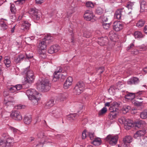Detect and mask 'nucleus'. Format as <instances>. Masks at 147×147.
<instances>
[{
	"label": "nucleus",
	"mask_w": 147,
	"mask_h": 147,
	"mask_svg": "<svg viewBox=\"0 0 147 147\" xmlns=\"http://www.w3.org/2000/svg\"><path fill=\"white\" fill-rule=\"evenodd\" d=\"M37 136L38 138L36 140V147H43L45 144L51 145L55 144L53 137L50 136H45L42 132L38 133Z\"/></svg>",
	"instance_id": "nucleus-1"
},
{
	"label": "nucleus",
	"mask_w": 147,
	"mask_h": 147,
	"mask_svg": "<svg viewBox=\"0 0 147 147\" xmlns=\"http://www.w3.org/2000/svg\"><path fill=\"white\" fill-rule=\"evenodd\" d=\"M36 86L37 89L41 91H47L50 88L49 81L45 79L38 80L36 83Z\"/></svg>",
	"instance_id": "nucleus-2"
},
{
	"label": "nucleus",
	"mask_w": 147,
	"mask_h": 147,
	"mask_svg": "<svg viewBox=\"0 0 147 147\" xmlns=\"http://www.w3.org/2000/svg\"><path fill=\"white\" fill-rule=\"evenodd\" d=\"M23 73L26 75L24 80L26 82L29 84L33 82L35 76L32 70H30L29 68L27 67L24 69Z\"/></svg>",
	"instance_id": "nucleus-3"
},
{
	"label": "nucleus",
	"mask_w": 147,
	"mask_h": 147,
	"mask_svg": "<svg viewBox=\"0 0 147 147\" xmlns=\"http://www.w3.org/2000/svg\"><path fill=\"white\" fill-rule=\"evenodd\" d=\"M119 122L121 124H123L126 129H129L133 126V121L129 119H126L124 117H122L119 119Z\"/></svg>",
	"instance_id": "nucleus-4"
},
{
	"label": "nucleus",
	"mask_w": 147,
	"mask_h": 147,
	"mask_svg": "<svg viewBox=\"0 0 147 147\" xmlns=\"http://www.w3.org/2000/svg\"><path fill=\"white\" fill-rule=\"evenodd\" d=\"M118 139V136L117 135L111 134L108 135L106 138V141L111 145H114L116 144Z\"/></svg>",
	"instance_id": "nucleus-5"
},
{
	"label": "nucleus",
	"mask_w": 147,
	"mask_h": 147,
	"mask_svg": "<svg viewBox=\"0 0 147 147\" xmlns=\"http://www.w3.org/2000/svg\"><path fill=\"white\" fill-rule=\"evenodd\" d=\"M84 89V84L82 82H78L75 86L74 90L75 94H80Z\"/></svg>",
	"instance_id": "nucleus-6"
},
{
	"label": "nucleus",
	"mask_w": 147,
	"mask_h": 147,
	"mask_svg": "<svg viewBox=\"0 0 147 147\" xmlns=\"http://www.w3.org/2000/svg\"><path fill=\"white\" fill-rule=\"evenodd\" d=\"M110 113L109 118L111 120L115 119L117 115L118 109L114 106H111L109 109Z\"/></svg>",
	"instance_id": "nucleus-7"
},
{
	"label": "nucleus",
	"mask_w": 147,
	"mask_h": 147,
	"mask_svg": "<svg viewBox=\"0 0 147 147\" xmlns=\"http://www.w3.org/2000/svg\"><path fill=\"white\" fill-rule=\"evenodd\" d=\"M38 10L35 8H30L28 11V12L30 16L36 20H38L40 18V16L38 13Z\"/></svg>",
	"instance_id": "nucleus-8"
},
{
	"label": "nucleus",
	"mask_w": 147,
	"mask_h": 147,
	"mask_svg": "<svg viewBox=\"0 0 147 147\" xmlns=\"http://www.w3.org/2000/svg\"><path fill=\"white\" fill-rule=\"evenodd\" d=\"M29 99H32V98L35 97L38 95V92L34 89H30L27 90L26 92Z\"/></svg>",
	"instance_id": "nucleus-9"
},
{
	"label": "nucleus",
	"mask_w": 147,
	"mask_h": 147,
	"mask_svg": "<svg viewBox=\"0 0 147 147\" xmlns=\"http://www.w3.org/2000/svg\"><path fill=\"white\" fill-rule=\"evenodd\" d=\"M10 115L11 118L16 120H21L22 119L21 114L17 111H12Z\"/></svg>",
	"instance_id": "nucleus-10"
},
{
	"label": "nucleus",
	"mask_w": 147,
	"mask_h": 147,
	"mask_svg": "<svg viewBox=\"0 0 147 147\" xmlns=\"http://www.w3.org/2000/svg\"><path fill=\"white\" fill-rule=\"evenodd\" d=\"M30 24L27 21H24L21 25V28L20 32H24L28 30L29 29Z\"/></svg>",
	"instance_id": "nucleus-11"
},
{
	"label": "nucleus",
	"mask_w": 147,
	"mask_h": 147,
	"mask_svg": "<svg viewBox=\"0 0 147 147\" xmlns=\"http://www.w3.org/2000/svg\"><path fill=\"white\" fill-rule=\"evenodd\" d=\"M47 43L43 39L40 40L37 46L38 51H44L47 48Z\"/></svg>",
	"instance_id": "nucleus-12"
},
{
	"label": "nucleus",
	"mask_w": 147,
	"mask_h": 147,
	"mask_svg": "<svg viewBox=\"0 0 147 147\" xmlns=\"http://www.w3.org/2000/svg\"><path fill=\"white\" fill-rule=\"evenodd\" d=\"M123 28V24L118 21L115 22L113 24V28L116 31H119Z\"/></svg>",
	"instance_id": "nucleus-13"
},
{
	"label": "nucleus",
	"mask_w": 147,
	"mask_h": 147,
	"mask_svg": "<svg viewBox=\"0 0 147 147\" xmlns=\"http://www.w3.org/2000/svg\"><path fill=\"white\" fill-rule=\"evenodd\" d=\"M61 48L58 45H54L50 47L48 49V53L50 54H53L57 52L61 49Z\"/></svg>",
	"instance_id": "nucleus-14"
},
{
	"label": "nucleus",
	"mask_w": 147,
	"mask_h": 147,
	"mask_svg": "<svg viewBox=\"0 0 147 147\" xmlns=\"http://www.w3.org/2000/svg\"><path fill=\"white\" fill-rule=\"evenodd\" d=\"M146 133L147 128H145L142 130L137 131L134 135V137L136 139L139 138L140 137L143 136Z\"/></svg>",
	"instance_id": "nucleus-15"
},
{
	"label": "nucleus",
	"mask_w": 147,
	"mask_h": 147,
	"mask_svg": "<svg viewBox=\"0 0 147 147\" xmlns=\"http://www.w3.org/2000/svg\"><path fill=\"white\" fill-rule=\"evenodd\" d=\"M84 19L87 21H90L93 18L94 15L92 11L87 10L84 16Z\"/></svg>",
	"instance_id": "nucleus-16"
},
{
	"label": "nucleus",
	"mask_w": 147,
	"mask_h": 147,
	"mask_svg": "<svg viewBox=\"0 0 147 147\" xmlns=\"http://www.w3.org/2000/svg\"><path fill=\"white\" fill-rule=\"evenodd\" d=\"M140 80L138 78L136 77H133L127 81V83L129 85H136L138 84Z\"/></svg>",
	"instance_id": "nucleus-17"
},
{
	"label": "nucleus",
	"mask_w": 147,
	"mask_h": 147,
	"mask_svg": "<svg viewBox=\"0 0 147 147\" xmlns=\"http://www.w3.org/2000/svg\"><path fill=\"white\" fill-rule=\"evenodd\" d=\"M58 68V69H59V70L55 71L53 75V80L55 81H56L57 80H54V79L56 78V79H58L60 77V76H65L66 75H64L63 74L60 73V72L62 71L61 68L59 67Z\"/></svg>",
	"instance_id": "nucleus-18"
},
{
	"label": "nucleus",
	"mask_w": 147,
	"mask_h": 147,
	"mask_svg": "<svg viewBox=\"0 0 147 147\" xmlns=\"http://www.w3.org/2000/svg\"><path fill=\"white\" fill-rule=\"evenodd\" d=\"M51 113L54 117L57 118H59L62 115V112L59 109L53 110L51 112Z\"/></svg>",
	"instance_id": "nucleus-19"
},
{
	"label": "nucleus",
	"mask_w": 147,
	"mask_h": 147,
	"mask_svg": "<svg viewBox=\"0 0 147 147\" xmlns=\"http://www.w3.org/2000/svg\"><path fill=\"white\" fill-rule=\"evenodd\" d=\"M123 10L122 9H120L117 10L114 15V17L115 18L118 20L121 19L123 16Z\"/></svg>",
	"instance_id": "nucleus-20"
},
{
	"label": "nucleus",
	"mask_w": 147,
	"mask_h": 147,
	"mask_svg": "<svg viewBox=\"0 0 147 147\" xmlns=\"http://www.w3.org/2000/svg\"><path fill=\"white\" fill-rule=\"evenodd\" d=\"M108 41V38L107 37H101L98 38V43L100 45L103 46L105 45L106 42Z\"/></svg>",
	"instance_id": "nucleus-21"
},
{
	"label": "nucleus",
	"mask_w": 147,
	"mask_h": 147,
	"mask_svg": "<svg viewBox=\"0 0 147 147\" xmlns=\"http://www.w3.org/2000/svg\"><path fill=\"white\" fill-rule=\"evenodd\" d=\"M40 97L39 95L35 97L32 98V99H29L31 100L32 104L34 105H36L38 104V101L40 99Z\"/></svg>",
	"instance_id": "nucleus-22"
},
{
	"label": "nucleus",
	"mask_w": 147,
	"mask_h": 147,
	"mask_svg": "<svg viewBox=\"0 0 147 147\" xmlns=\"http://www.w3.org/2000/svg\"><path fill=\"white\" fill-rule=\"evenodd\" d=\"M2 137L4 138L5 140H6V141H7L9 142V144H10V143L11 142H10V141H13V137H9L8 134L7 133H4L2 135Z\"/></svg>",
	"instance_id": "nucleus-23"
},
{
	"label": "nucleus",
	"mask_w": 147,
	"mask_h": 147,
	"mask_svg": "<svg viewBox=\"0 0 147 147\" xmlns=\"http://www.w3.org/2000/svg\"><path fill=\"white\" fill-rule=\"evenodd\" d=\"M54 105V100L51 99L48 101L46 104L45 107L47 109H50L53 107Z\"/></svg>",
	"instance_id": "nucleus-24"
},
{
	"label": "nucleus",
	"mask_w": 147,
	"mask_h": 147,
	"mask_svg": "<svg viewBox=\"0 0 147 147\" xmlns=\"http://www.w3.org/2000/svg\"><path fill=\"white\" fill-rule=\"evenodd\" d=\"M14 101L13 100V98H9L8 100H7L5 99L4 104L7 106L12 105H13Z\"/></svg>",
	"instance_id": "nucleus-25"
},
{
	"label": "nucleus",
	"mask_w": 147,
	"mask_h": 147,
	"mask_svg": "<svg viewBox=\"0 0 147 147\" xmlns=\"http://www.w3.org/2000/svg\"><path fill=\"white\" fill-rule=\"evenodd\" d=\"M9 129L14 134V136L16 134H21L20 130L14 127L10 126L9 127Z\"/></svg>",
	"instance_id": "nucleus-26"
},
{
	"label": "nucleus",
	"mask_w": 147,
	"mask_h": 147,
	"mask_svg": "<svg viewBox=\"0 0 147 147\" xmlns=\"http://www.w3.org/2000/svg\"><path fill=\"white\" fill-rule=\"evenodd\" d=\"M43 39L45 41L47 44L49 43L53 40V37L51 36L50 35L48 34L45 36Z\"/></svg>",
	"instance_id": "nucleus-27"
},
{
	"label": "nucleus",
	"mask_w": 147,
	"mask_h": 147,
	"mask_svg": "<svg viewBox=\"0 0 147 147\" xmlns=\"http://www.w3.org/2000/svg\"><path fill=\"white\" fill-rule=\"evenodd\" d=\"M117 90V88L116 86H113L110 87L109 90V92L110 95H114Z\"/></svg>",
	"instance_id": "nucleus-28"
},
{
	"label": "nucleus",
	"mask_w": 147,
	"mask_h": 147,
	"mask_svg": "<svg viewBox=\"0 0 147 147\" xmlns=\"http://www.w3.org/2000/svg\"><path fill=\"white\" fill-rule=\"evenodd\" d=\"M32 121V118L30 115L26 116L24 118V123L27 125L30 124Z\"/></svg>",
	"instance_id": "nucleus-29"
},
{
	"label": "nucleus",
	"mask_w": 147,
	"mask_h": 147,
	"mask_svg": "<svg viewBox=\"0 0 147 147\" xmlns=\"http://www.w3.org/2000/svg\"><path fill=\"white\" fill-rule=\"evenodd\" d=\"M4 63L7 67H9L11 65V61L10 59L8 57H5L4 58Z\"/></svg>",
	"instance_id": "nucleus-30"
},
{
	"label": "nucleus",
	"mask_w": 147,
	"mask_h": 147,
	"mask_svg": "<svg viewBox=\"0 0 147 147\" xmlns=\"http://www.w3.org/2000/svg\"><path fill=\"white\" fill-rule=\"evenodd\" d=\"M146 125L145 122L144 121H140L137 122L135 125L136 126L140 128L143 127Z\"/></svg>",
	"instance_id": "nucleus-31"
},
{
	"label": "nucleus",
	"mask_w": 147,
	"mask_h": 147,
	"mask_svg": "<svg viewBox=\"0 0 147 147\" xmlns=\"http://www.w3.org/2000/svg\"><path fill=\"white\" fill-rule=\"evenodd\" d=\"M76 116L77 115L76 113H71L67 115V119L68 120L72 121L75 120Z\"/></svg>",
	"instance_id": "nucleus-32"
},
{
	"label": "nucleus",
	"mask_w": 147,
	"mask_h": 147,
	"mask_svg": "<svg viewBox=\"0 0 147 147\" xmlns=\"http://www.w3.org/2000/svg\"><path fill=\"white\" fill-rule=\"evenodd\" d=\"M24 57V55H20L18 57L15 59L14 61L16 63H18L20 62L22 60Z\"/></svg>",
	"instance_id": "nucleus-33"
},
{
	"label": "nucleus",
	"mask_w": 147,
	"mask_h": 147,
	"mask_svg": "<svg viewBox=\"0 0 147 147\" xmlns=\"http://www.w3.org/2000/svg\"><path fill=\"white\" fill-rule=\"evenodd\" d=\"M140 117L143 119L147 118V109L144 110L140 113Z\"/></svg>",
	"instance_id": "nucleus-34"
},
{
	"label": "nucleus",
	"mask_w": 147,
	"mask_h": 147,
	"mask_svg": "<svg viewBox=\"0 0 147 147\" xmlns=\"http://www.w3.org/2000/svg\"><path fill=\"white\" fill-rule=\"evenodd\" d=\"M101 143V139L99 138H94L92 142V143L94 145L97 146L100 145Z\"/></svg>",
	"instance_id": "nucleus-35"
},
{
	"label": "nucleus",
	"mask_w": 147,
	"mask_h": 147,
	"mask_svg": "<svg viewBox=\"0 0 147 147\" xmlns=\"http://www.w3.org/2000/svg\"><path fill=\"white\" fill-rule=\"evenodd\" d=\"M132 140V137L130 136H128L126 137L123 139V142L125 145L127 143H129L131 142Z\"/></svg>",
	"instance_id": "nucleus-36"
},
{
	"label": "nucleus",
	"mask_w": 147,
	"mask_h": 147,
	"mask_svg": "<svg viewBox=\"0 0 147 147\" xmlns=\"http://www.w3.org/2000/svg\"><path fill=\"white\" fill-rule=\"evenodd\" d=\"M9 144V142L6 141V140H0V147H7Z\"/></svg>",
	"instance_id": "nucleus-37"
},
{
	"label": "nucleus",
	"mask_w": 147,
	"mask_h": 147,
	"mask_svg": "<svg viewBox=\"0 0 147 147\" xmlns=\"http://www.w3.org/2000/svg\"><path fill=\"white\" fill-rule=\"evenodd\" d=\"M134 36L136 38H140L143 37L142 34L139 31L135 32L134 33Z\"/></svg>",
	"instance_id": "nucleus-38"
},
{
	"label": "nucleus",
	"mask_w": 147,
	"mask_h": 147,
	"mask_svg": "<svg viewBox=\"0 0 147 147\" xmlns=\"http://www.w3.org/2000/svg\"><path fill=\"white\" fill-rule=\"evenodd\" d=\"M129 96L131 97V98L133 99L136 96L135 94V93H127L125 95V98L127 99H130L131 98H129L128 97Z\"/></svg>",
	"instance_id": "nucleus-39"
},
{
	"label": "nucleus",
	"mask_w": 147,
	"mask_h": 147,
	"mask_svg": "<svg viewBox=\"0 0 147 147\" xmlns=\"http://www.w3.org/2000/svg\"><path fill=\"white\" fill-rule=\"evenodd\" d=\"M131 109V107L129 106L126 105L122 108V110L124 113H126Z\"/></svg>",
	"instance_id": "nucleus-40"
},
{
	"label": "nucleus",
	"mask_w": 147,
	"mask_h": 147,
	"mask_svg": "<svg viewBox=\"0 0 147 147\" xmlns=\"http://www.w3.org/2000/svg\"><path fill=\"white\" fill-rule=\"evenodd\" d=\"M147 144V136L143 137L141 139L140 144L142 146H144Z\"/></svg>",
	"instance_id": "nucleus-41"
},
{
	"label": "nucleus",
	"mask_w": 147,
	"mask_h": 147,
	"mask_svg": "<svg viewBox=\"0 0 147 147\" xmlns=\"http://www.w3.org/2000/svg\"><path fill=\"white\" fill-rule=\"evenodd\" d=\"M125 86L123 82H119L117 84L116 86L117 88V90L121 89V88H123Z\"/></svg>",
	"instance_id": "nucleus-42"
},
{
	"label": "nucleus",
	"mask_w": 147,
	"mask_h": 147,
	"mask_svg": "<svg viewBox=\"0 0 147 147\" xmlns=\"http://www.w3.org/2000/svg\"><path fill=\"white\" fill-rule=\"evenodd\" d=\"M145 21L142 20H140L137 23L136 26L139 27H141L144 25Z\"/></svg>",
	"instance_id": "nucleus-43"
},
{
	"label": "nucleus",
	"mask_w": 147,
	"mask_h": 147,
	"mask_svg": "<svg viewBox=\"0 0 147 147\" xmlns=\"http://www.w3.org/2000/svg\"><path fill=\"white\" fill-rule=\"evenodd\" d=\"M143 101H139L136 100H133L132 101V102L135 105L137 106H141L142 105Z\"/></svg>",
	"instance_id": "nucleus-44"
},
{
	"label": "nucleus",
	"mask_w": 147,
	"mask_h": 147,
	"mask_svg": "<svg viewBox=\"0 0 147 147\" xmlns=\"http://www.w3.org/2000/svg\"><path fill=\"white\" fill-rule=\"evenodd\" d=\"M10 10L12 13H15L16 11V8L14 4L10 3Z\"/></svg>",
	"instance_id": "nucleus-45"
},
{
	"label": "nucleus",
	"mask_w": 147,
	"mask_h": 147,
	"mask_svg": "<svg viewBox=\"0 0 147 147\" xmlns=\"http://www.w3.org/2000/svg\"><path fill=\"white\" fill-rule=\"evenodd\" d=\"M44 51H38V53L40 57L41 58L44 59L46 57V54Z\"/></svg>",
	"instance_id": "nucleus-46"
},
{
	"label": "nucleus",
	"mask_w": 147,
	"mask_h": 147,
	"mask_svg": "<svg viewBox=\"0 0 147 147\" xmlns=\"http://www.w3.org/2000/svg\"><path fill=\"white\" fill-rule=\"evenodd\" d=\"M26 0H17L14 1V3L16 5H21L24 4Z\"/></svg>",
	"instance_id": "nucleus-47"
},
{
	"label": "nucleus",
	"mask_w": 147,
	"mask_h": 147,
	"mask_svg": "<svg viewBox=\"0 0 147 147\" xmlns=\"http://www.w3.org/2000/svg\"><path fill=\"white\" fill-rule=\"evenodd\" d=\"M107 109L105 107H103L98 113L99 115H100L105 113L107 111Z\"/></svg>",
	"instance_id": "nucleus-48"
},
{
	"label": "nucleus",
	"mask_w": 147,
	"mask_h": 147,
	"mask_svg": "<svg viewBox=\"0 0 147 147\" xmlns=\"http://www.w3.org/2000/svg\"><path fill=\"white\" fill-rule=\"evenodd\" d=\"M67 97V95L65 94H61L59 97L60 101H63Z\"/></svg>",
	"instance_id": "nucleus-49"
},
{
	"label": "nucleus",
	"mask_w": 147,
	"mask_h": 147,
	"mask_svg": "<svg viewBox=\"0 0 147 147\" xmlns=\"http://www.w3.org/2000/svg\"><path fill=\"white\" fill-rule=\"evenodd\" d=\"M86 5L88 7L93 8L94 7V4L91 1H88L86 3Z\"/></svg>",
	"instance_id": "nucleus-50"
},
{
	"label": "nucleus",
	"mask_w": 147,
	"mask_h": 147,
	"mask_svg": "<svg viewBox=\"0 0 147 147\" xmlns=\"http://www.w3.org/2000/svg\"><path fill=\"white\" fill-rule=\"evenodd\" d=\"M0 25L1 27V29L4 30L6 29L7 28V26L4 23V22H1L0 23Z\"/></svg>",
	"instance_id": "nucleus-51"
},
{
	"label": "nucleus",
	"mask_w": 147,
	"mask_h": 147,
	"mask_svg": "<svg viewBox=\"0 0 147 147\" xmlns=\"http://www.w3.org/2000/svg\"><path fill=\"white\" fill-rule=\"evenodd\" d=\"M134 2H128L127 3V7L128 9H132L133 6L134 5Z\"/></svg>",
	"instance_id": "nucleus-52"
},
{
	"label": "nucleus",
	"mask_w": 147,
	"mask_h": 147,
	"mask_svg": "<svg viewBox=\"0 0 147 147\" xmlns=\"http://www.w3.org/2000/svg\"><path fill=\"white\" fill-rule=\"evenodd\" d=\"M103 12V10L100 7H98L96 11V13L97 14L100 15Z\"/></svg>",
	"instance_id": "nucleus-53"
},
{
	"label": "nucleus",
	"mask_w": 147,
	"mask_h": 147,
	"mask_svg": "<svg viewBox=\"0 0 147 147\" xmlns=\"http://www.w3.org/2000/svg\"><path fill=\"white\" fill-rule=\"evenodd\" d=\"M72 84L67 81H65L64 84V87L65 89H67Z\"/></svg>",
	"instance_id": "nucleus-54"
},
{
	"label": "nucleus",
	"mask_w": 147,
	"mask_h": 147,
	"mask_svg": "<svg viewBox=\"0 0 147 147\" xmlns=\"http://www.w3.org/2000/svg\"><path fill=\"white\" fill-rule=\"evenodd\" d=\"M88 137H89L91 140H92L95 138L94 133L89 132H88Z\"/></svg>",
	"instance_id": "nucleus-55"
},
{
	"label": "nucleus",
	"mask_w": 147,
	"mask_h": 147,
	"mask_svg": "<svg viewBox=\"0 0 147 147\" xmlns=\"http://www.w3.org/2000/svg\"><path fill=\"white\" fill-rule=\"evenodd\" d=\"M88 132L86 131L85 130L83 132L82 136V139H85L86 137H88Z\"/></svg>",
	"instance_id": "nucleus-56"
},
{
	"label": "nucleus",
	"mask_w": 147,
	"mask_h": 147,
	"mask_svg": "<svg viewBox=\"0 0 147 147\" xmlns=\"http://www.w3.org/2000/svg\"><path fill=\"white\" fill-rule=\"evenodd\" d=\"M135 48V47L134 45V44L132 43L127 48V50L129 51L131 50H132Z\"/></svg>",
	"instance_id": "nucleus-57"
},
{
	"label": "nucleus",
	"mask_w": 147,
	"mask_h": 147,
	"mask_svg": "<svg viewBox=\"0 0 147 147\" xmlns=\"http://www.w3.org/2000/svg\"><path fill=\"white\" fill-rule=\"evenodd\" d=\"M146 5V2L144 1H143L141 2L140 3V6L141 8L144 9L145 7V6Z\"/></svg>",
	"instance_id": "nucleus-58"
},
{
	"label": "nucleus",
	"mask_w": 147,
	"mask_h": 147,
	"mask_svg": "<svg viewBox=\"0 0 147 147\" xmlns=\"http://www.w3.org/2000/svg\"><path fill=\"white\" fill-rule=\"evenodd\" d=\"M102 26L104 29H107L109 28L110 24L109 23H104L103 24Z\"/></svg>",
	"instance_id": "nucleus-59"
},
{
	"label": "nucleus",
	"mask_w": 147,
	"mask_h": 147,
	"mask_svg": "<svg viewBox=\"0 0 147 147\" xmlns=\"http://www.w3.org/2000/svg\"><path fill=\"white\" fill-rule=\"evenodd\" d=\"M16 89L15 86H13L10 87L9 90L11 92L13 93L17 91Z\"/></svg>",
	"instance_id": "nucleus-60"
},
{
	"label": "nucleus",
	"mask_w": 147,
	"mask_h": 147,
	"mask_svg": "<svg viewBox=\"0 0 147 147\" xmlns=\"http://www.w3.org/2000/svg\"><path fill=\"white\" fill-rule=\"evenodd\" d=\"M138 47L140 49L141 51H145L147 49L146 47L144 45L139 46Z\"/></svg>",
	"instance_id": "nucleus-61"
},
{
	"label": "nucleus",
	"mask_w": 147,
	"mask_h": 147,
	"mask_svg": "<svg viewBox=\"0 0 147 147\" xmlns=\"http://www.w3.org/2000/svg\"><path fill=\"white\" fill-rule=\"evenodd\" d=\"M104 71V68L102 67L99 68L97 70V71L98 74H101Z\"/></svg>",
	"instance_id": "nucleus-62"
},
{
	"label": "nucleus",
	"mask_w": 147,
	"mask_h": 147,
	"mask_svg": "<svg viewBox=\"0 0 147 147\" xmlns=\"http://www.w3.org/2000/svg\"><path fill=\"white\" fill-rule=\"evenodd\" d=\"M144 93V92L142 91H140L138 92L135 93V94L136 96H141Z\"/></svg>",
	"instance_id": "nucleus-63"
},
{
	"label": "nucleus",
	"mask_w": 147,
	"mask_h": 147,
	"mask_svg": "<svg viewBox=\"0 0 147 147\" xmlns=\"http://www.w3.org/2000/svg\"><path fill=\"white\" fill-rule=\"evenodd\" d=\"M15 87L16 89V91L19 90H20L22 88V86L21 84H18L16 85Z\"/></svg>",
	"instance_id": "nucleus-64"
}]
</instances>
